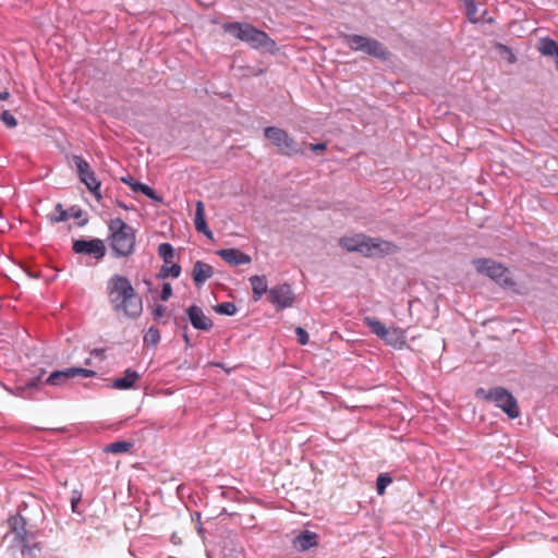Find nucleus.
I'll list each match as a JSON object with an SVG mask.
<instances>
[{
    "label": "nucleus",
    "instance_id": "f257e3e1",
    "mask_svg": "<svg viewBox=\"0 0 558 558\" xmlns=\"http://www.w3.org/2000/svg\"><path fill=\"white\" fill-rule=\"evenodd\" d=\"M108 300L118 316L136 319L143 312L142 296L135 291L131 281L123 276L114 275L107 283Z\"/></svg>",
    "mask_w": 558,
    "mask_h": 558
},
{
    "label": "nucleus",
    "instance_id": "f03ea898",
    "mask_svg": "<svg viewBox=\"0 0 558 558\" xmlns=\"http://www.w3.org/2000/svg\"><path fill=\"white\" fill-rule=\"evenodd\" d=\"M339 244L348 252H357L366 257H381L395 253L397 248L391 242L362 233L342 236Z\"/></svg>",
    "mask_w": 558,
    "mask_h": 558
},
{
    "label": "nucleus",
    "instance_id": "7ed1b4c3",
    "mask_svg": "<svg viewBox=\"0 0 558 558\" xmlns=\"http://www.w3.org/2000/svg\"><path fill=\"white\" fill-rule=\"evenodd\" d=\"M222 28L231 36L248 44L254 49H262L275 53L277 45L265 32L257 29L247 23H225Z\"/></svg>",
    "mask_w": 558,
    "mask_h": 558
},
{
    "label": "nucleus",
    "instance_id": "20e7f679",
    "mask_svg": "<svg viewBox=\"0 0 558 558\" xmlns=\"http://www.w3.org/2000/svg\"><path fill=\"white\" fill-rule=\"evenodd\" d=\"M110 245L117 256H129L135 246V230L122 219L116 218L109 222Z\"/></svg>",
    "mask_w": 558,
    "mask_h": 558
},
{
    "label": "nucleus",
    "instance_id": "39448f33",
    "mask_svg": "<svg viewBox=\"0 0 558 558\" xmlns=\"http://www.w3.org/2000/svg\"><path fill=\"white\" fill-rule=\"evenodd\" d=\"M341 38L351 50L363 51L381 60L388 59L389 52L387 49L381 43L374 38L353 34H343Z\"/></svg>",
    "mask_w": 558,
    "mask_h": 558
},
{
    "label": "nucleus",
    "instance_id": "423d86ee",
    "mask_svg": "<svg viewBox=\"0 0 558 558\" xmlns=\"http://www.w3.org/2000/svg\"><path fill=\"white\" fill-rule=\"evenodd\" d=\"M363 322L386 344L397 349L405 344V332L401 328L386 327L380 320L371 316L364 317Z\"/></svg>",
    "mask_w": 558,
    "mask_h": 558
},
{
    "label": "nucleus",
    "instance_id": "0eeeda50",
    "mask_svg": "<svg viewBox=\"0 0 558 558\" xmlns=\"http://www.w3.org/2000/svg\"><path fill=\"white\" fill-rule=\"evenodd\" d=\"M264 135L282 155L292 156L303 153L301 145L282 129L268 126L264 130Z\"/></svg>",
    "mask_w": 558,
    "mask_h": 558
},
{
    "label": "nucleus",
    "instance_id": "6e6552de",
    "mask_svg": "<svg viewBox=\"0 0 558 558\" xmlns=\"http://www.w3.org/2000/svg\"><path fill=\"white\" fill-rule=\"evenodd\" d=\"M476 396L495 402L511 418H515L520 414L517 400L509 391L501 387L490 389L489 391L481 388L476 391Z\"/></svg>",
    "mask_w": 558,
    "mask_h": 558
},
{
    "label": "nucleus",
    "instance_id": "1a4fd4ad",
    "mask_svg": "<svg viewBox=\"0 0 558 558\" xmlns=\"http://www.w3.org/2000/svg\"><path fill=\"white\" fill-rule=\"evenodd\" d=\"M267 300L276 311H282L294 305L295 294L292 287L289 283L283 282L275 284L269 289Z\"/></svg>",
    "mask_w": 558,
    "mask_h": 558
},
{
    "label": "nucleus",
    "instance_id": "9d476101",
    "mask_svg": "<svg viewBox=\"0 0 558 558\" xmlns=\"http://www.w3.org/2000/svg\"><path fill=\"white\" fill-rule=\"evenodd\" d=\"M473 265L478 272L485 274L498 283H509V271L501 264H497L492 259L478 258L473 260Z\"/></svg>",
    "mask_w": 558,
    "mask_h": 558
},
{
    "label": "nucleus",
    "instance_id": "9b49d317",
    "mask_svg": "<svg viewBox=\"0 0 558 558\" xmlns=\"http://www.w3.org/2000/svg\"><path fill=\"white\" fill-rule=\"evenodd\" d=\"M473 265L478 272L485 274L498 283H509V271L501 264H497L492 259L478 258L473 260Z\"/></svg>",
    "mask_w": 558,
    "mask_h": 558
},
{
    "label": "nucleus",
    "instance_id": "f8f14e48",
    "mask_svg": "<svg viewBox=\"0 0 558 558\" xmlns=\"http://www.w3.org/2000/svg\"><path fill=\"white\" fill-rule=\"evenodd\" d=\"M95 372L82 367H70L63 371H56L49 375L46 383L52 386H59L65 383L68 379L75 376H82L85 378L95 376Z\"/></svg>",
    "mask_w": 558,
    "mask_h": 558
},
{
    "label": "nucleus",
    "instance_id": "ddd939ff",
    "mask_svg": "<svg viewBox=\"0 0 558 558\" xmlns=\"http://www.w3.org/2000/svg\"><path fill=\"white\" fill-rule=\"evenodd\" d=\"M73 251L77 254H86L100 259L105 256L106 246L99 239L94 240H76L73 243Z\"/></svg>",
    "mask_w": 558,
    "mask_h": 558
},
{
    "label": "nucleus",
    "instance_id": "4468645a",
    "mask_svg": "<svg viewBox=\"0 0 558 558\" xmlns=\"http://www.w3.org/2000/svg\"><path fill=\"white\" fill-rule=\"evenodd\" d=\"M218 255L232 266L245 265L251 263V256L236 248H223L218 251Z\"/></svg>",
    "mask_w": 558,
    "mask_h": 558
},
{
    "label": "nucleus",
    "instance_id": "2eb2a0df",
    "mask_svg": "<svg viewBox=\"0 0 558 558\" xmlns=\"http://www.w3.org/2000/svg\"><path fill=\"white\" fill-rule=\"evenodd\" d=\"M187 315L191 324L196 329L208 330L213 326L210 318L207 317L198 306L193 305L189 307Z\"/></svg>",
    "mask_w": 558,
    "mask_h": 558
},
{
    "label": "nucleus",
    "instance_id": "dca6fc26",
    "mask_svg": "<svg viewBox=\"0 0 558 558\" xmlns=\"http://www.w3.org/2000/svg\"><path fill=\"white\" fill-rule=\"evenodd\" d=\"M194 226L197 232L203 233L209 239L213 238V232L205 220V206L202 201H197L195 204Z\"/></svg>",
    "mask_w": 558,
    "mask_h": 558
},
{
    "label": "nucleus",
    "instance_id": "f3484780",
    "mask_svg": "<svg viewBox=\"0 0 558 558\" xmlns=\"http://www.w3.org/2000/svg\"><path fill=\"white\" fill-rule=\"evenodd\" d=\"M214 275V269L210 265L197 260L193 266V280L197 287L204 284Z\"/></svg>",
    "mask_w": 558,
    "mask_h": 558
},
{
    "label": "nucleus",
    "instance_id": "a211bd4d",
    "mask_svg": "<svg viewBox=\"0 0 558 558\" xmlns=\"http://www.w3.org/2000/svg\"><path fill=\"white\" fill-rule=\"evenodd\" d=\"M252 292H253V300L255 302L259 301L264 294L268 295V282L266 276L262 275H255L248 278Z\"/></svg>",
    "mask_w": 558,
    "mask_h": 558
},
{
    "label": "nucleus",
    "instance_id": "6ab92c4d",
    "mask_svg": "<svg viewBox=\"0 0 558 558\" xmlns=\"http://www.w3.org/2000/svg\"><path fill=\"white\" fill-rule=\"evenodd\" d=\"M317 544V535L311 531H304L293 539V546L300 551L307 550Z\"/></svg>",
    "mask_w": 558,
    "mask_h": 558
},
{
    "label": "nucleus",
    "instance_id": "aec40b11",
    "mask_svg": "<svg viewBox=\"0 0 558 558\" xmlns=\"http://www.w3.org/2000/svg\"><path fill=\"white\" fill-rule=\"evenodd\" d=\"M538 51L546 57L554 59L556 69L558 70V44L550 38H542L537 44Z\"/></svg>",
    "mask_w": 558,
    "mask_h": 558
},
{
    "label": "nucleus",
    "instance_id": "412c9836",
    "mask_svg": "<svg viewBox=\"0 0 558 558\" xmlns=\"http://www.w3.org/2000/svg\"><path fill=\"white\" fill-rule=\"evenodd\" d=\"M140 379V374L132 369H126L122 377L116 378L112 383V387L119 390L131 389L135 383Z\"/></svg>",
    "mask_w": 558,
    "mask_h": 558
},
{
    "label": "nucleus",
    "instance_id": "4be33fe9",
    "mask_svg": "<svg viewBox=\"0 0 558 558\" xmlns=\"http://www.w3.org/2000/svg\"><path fill=\"white\" fill-rule=\"evenodd\" d=\"M40 378H35L26 383L25 385H20L15 388L13 392L15 396L21 398H31L33 392L37 389Z\"/></svg>",
    "mask_w": 558,
    "mask_h": 558
},
{
    "label": "nucleus",
    "instance_id": "5701e85b",
    "mask_svg": "<svg viewBox=\"0 0 558 558\" xmlns=\"http://www.w3.org/2000/svg\"><path fill=\"white\" fill-rule=\"evenodd\" d=\"M132 447H133V442L125 441V440H119V441L109 444L106 447L105 451L118 454V453L129 452L132 449Z\"/></svg>",
    "mask_w": 558,
    "mask_h": 558
},
{
    "label": "nucleus",
    "instance_id": "b1692460",
    "mask_svg": "<svg viewBox=\"0 0 558 558\" xmlns=\"http://www.w3.org/2000/svg\"><path fill=\"white\" fill-rule=\"evenodd\" d=\"M158 254L163 259L165 264H171L174 256V251L169 243H161L158 247Z\"/></svg>",
    "mask_w": 558,
    "mask_h": 558
},
{
    "label": "nucleus",
    "instance_id": "393cba45",
    "mask_svg": "<svg viewBox=\"0 0 558 558\" xmlns=\"http://www.w3.org/2000/svg\"><path fill=\"white\" fill-rule=\"evenodd\" d=\"M181 274V267L178 265V264H166L165 266H162L161 270H160V276L162 278H166V277H173V278H178Z\"/></svg>",
    "mask_w": 558,
    "mask_h": 558
},
{
    "label": "nucleus",
    "instance_id": "a878e982",
    "mask_svg": "<svg viewBox=\"0 0 558 558\" xmlns=\"http://www.w3.org/2000/svg\"><path fill=\"white\" fill-rule=\"evenodd\" d=\"M81 180L82 182L85 183V185L87 186V189L92 192H96L99 186H100V183L98 182V180L96 179L95 174L93 171H90L89 173H85L84 175L81 177Z\"/></svg>",
    "mask_w": 558,
    "mask_h": 558
},
{
    "label": "nucleus",
    "instance_id": "bb28decb",
    "mask_svg": "<svg viewBox=\"0 0 558 558\" xmlns=\"http://www.w3.org/2000/svg\"><path fill=\"white\" fill-rule=\"evenodd\" d=\"M160 340V332L156 327H149L144 335V342L146 344L156 345Z\"/></svg>",
    "mask_w": 558,
    "mask_h": 558
},
{
    "label": "nucleus",
    "instance_id": "cd10ccee",
    "mask_svg": "<svg viewBox=\"0 0 558 558\" xmlns=\"http://www.w3.org/2000/svg\"><path fill=\"white\" fill-rule=\"evenodd\" d=\"M216 312L223 315L232 316L236 313V306L232 302H223L215 307Z\"/></svg>",
    "mask_w": 558,
    "mask_h": 558
},
{
    "label": "nucleus",
    "instance_id": "c85d7f7f",
    "mask_svg": "<svg viewBox=\"0 0 558 558\" xmlns=\"http://www.w3.org/2000/svg\"><path fill=\"white\" fill-rule=\"evenodd\" d=\"M74 163L77 168L80 177L84 175L85 173L90 172L88 162L86 160H84L82 157L75 156Z\"/></svg>",
    "mask_w": 558,
    "mask_h": 558
},
{
    "label": "nucleus",
    "instance_id": "c756f323",
    "mask_svg": "<svg viewBox=\"0 0 558 558\" xmlns=\"http://www.w3.org/2000/svg\"><path fill=\"white\" fill-rule=\"evenodd\" d=\"M391 483V477L388 474H380L377 478V493L383 495L386 487Z\"/></svg>",
    "mask_w": 558,
    "mask_h": 558
},
{
    "label": "nucleus",
    "instance_id": "7c9ffc66",
    "mask_svg": "<svg viewBox=\"0 0 558 558\" xmlns=\"http://www.w3.org/2000/svg\"><path fill=\"white\" fill-rule=\"evenodd\" d=\"M1 121L10 129L12 128H15L17 125V121L16 119L13 117V114L8 111V110H4L2 113H1Z\"/></svg>",
    "mask_w": 558,
    "mask_h": 558
},
{
    "label": "nucleus",
    "instance_id": "2f4dec72",
    "mask_svg": "<svg viewBox=\"0 0 558 558\" xmlns=\"http://www.w3.org/2000/svg\"><path fill=\"white\" fill-rule=\"evenodd\" d=\"M468 7V16L472 22H477L480 19L476 15V8L471 0H465Z\"/></svg>",
    "mask_w": 558,
    "mask_h": 558
},
{
    "label": "nucleus",
    "instance_id": "473e14b6",
    "mask_svg": "<svg viewBox=\"0 0 558 558\" xmlns=\"http://www.w3.org/2000/svg\"><path fill=\"white\" fill-rule=\"evenodd\" d=\"M295 335L298 337V341L304 345L308 342V333L302 328V327H296L295 328Z\"/></svg>",
    "mask_w": 558,
    "mask_h": 558
},
{
    "label": "nucleus",
    "instance_id": "72a5a7b5",
    "mask_svg": "<svg viewBox=\"0 0 558 558\" xmlns=\"http://www.w3.org/2000/svg\"><path fill=\"white\" fill-rule=\"evenodd\" d=\"M172 295V287L170 283H163L160 299L162 301H168L170 296Z\"/></svg>",
    "mask_w": 558,
    "mask_h": 558
},
{
    "label": "nucleus",
    "instance_id": "f704fd0d",
    "mask_svg": "<svg viewBox=\"0 0 558 558\" xmlns=\"http://www.w3.org/2000/svg\"><path fill=\"white\" fill-rule=\"evenodd\" d=\"M142 193L153 201H161V198L156 194V192L148 185H145V187H143Z\"/></svg>",
    "mask_w": 558,
    "mask_h": 558
},
{
    "label": "nucleus",
    "instance_id": "c9c22d12",
    "mask_svg": "<svg viewBox=\"0 0 558 558\" xmlns=\"http://www.w3.org/2000/svg\"><path fill=\"white\" fill-rule=\"evenodd\" d=\"M167 313V308L163 306V305H157L156 308L154 310V318L155 319H159L161 317H163Z\"/></svg>",
    "mask_w": 558,
    "mask_h": 558
},
{
    "label": "nucleus",
    "instance_id": "e433bc0d",
    "mask_svg": "<svg viewBox=\"0 0 558 558\" xmlns=\"http://www.w3.org/2000/svg\"><path fill=\"white\" fill-rule=\"evenodd\" d=\"M326 147H327V145L325 143L310 144V148L316 153H322V151L326 150Z\"/></svg>",
    "mask_w": 558,
    "mask_h": 558
},
{
    "label": "nucleus",
    "instance_id": "4c0bfd02",
    "mask_svg": "<svg viewBox=\"0 0 558 558\" xmlns=\"http://www.w3.org/2000/svg\"><path fill=\"white\" fill-rule=\"evenodd\" d=\"M146 184L135 182L134 184H131V189L135 192H142L143 187H145Z\"/></svg>",
    "mask_w": 558,
    "mask_h": 558
},
{
    "label": "nucleus",
    "instance_id": "58836bf2",
    "mask_svg": "<svg viewBox=\"0 0 558 558\" xmlns=\"http://www.w3.org/2000/svg\"><path fill=\"white\" fill-rule=\"evenodd\" d=\"M9 96V92H0V100H7Z\"/></svg>",
    "mask_w": 558,
    "mask_h": 558
},
{
    "label": "nucleus",
    "instance_id": "ea45409f",
    "mask_svg": "<svg viewBox=\"0 0 558 558\" xmlns=\"http://www.w3.org/2000/svg\"><path fill=\"white\" fill-rule=\"evenodd\" d=\"M122 181L125 182L126 184H129L130 186H131V184L135 183L132 178H128V179L123 178Z\"/></svg>",
    "mask_w": 558,
    "mask_h": 558
},
{
    "label": "nucleus",
    "instance_id": "a19ab883",
    "mask_svg": "<svg viewBox=\"0 0 558 558\" xmlns=\"http://www.w3.org/2000/svg\"><path fill=\"white\" fill-rule=\"evenodd\" d=\"M184 340H185L186 343L190 342L189 337L186 335L184 336Z\"/></svg>",
    "mask_w": 558,
    "mask_h": 558
}]
</instances>
